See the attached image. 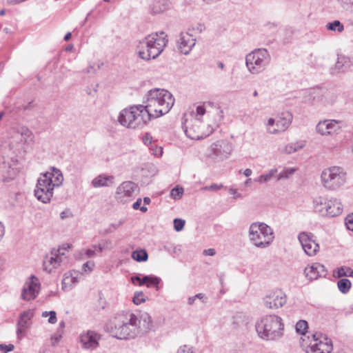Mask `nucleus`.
Segmentation results:
<instances>
[{
    "instance_id": "1",
    "label": "nucleus",
    "mask_w": 353,
    "mask_h": 353,
    "mask_svg": "<svg viewBox=\"0 0 353 353\" xmlns=\"http://www.w3.org/2000/svg\"><path fill=\"white\" fill-rule=\"evenodd\" d=\"M152 328V318L145 312L138 314L131 312L117 314L105 327L108 332L119 339H134Z\"/></svg>"
},
{
    "instance_id": "2",
    "label": "nucleus",
    "mask_w": 353,
    "mask_h": 353,
    "mask_svg": "<svg viewBox=\"0 0 353 353\" xmlns=\"http://www.w3.org/2000/svg\"><path fill=\"white\" fill-rule=\"evenodd\" d=\"M143 110L147 111L152 118H158L167 114L174 103L172 94L166 90L154 88L148 92L143 101Z\"/></svg>"
},
{
    "instance_id": "3",
    "label": "nucleus",
    "mask_w": 353,
    "mask_h": 353,
    "mask_svg": "<svg viewBox=\"0 0 353 353\" xmlns=\"http://www.w3.org/2000/svg\"><path fill=\"white\" fill-rule=\"evenodd\" d=\"M167 35L161 32L152 33L140 41L137 46L139 57L145 61L156 59L163 50L168 40Z\"/></svg>"
},
{
    "instance_id": "4",
    "label": "nucleus",
    "mask_w": 353,
    "mask_h": 353,
    "mask_svg": "<svg viewBox=\"0 0 353 353\" xmlns=\"http://www.w3.org/2000/svg\"><path fill=\"white\" fill-rule=\"evenodd\" d=\"M259 336L266 341H274L283 334L284 324L282 319L275 314L265 315L256 323Z\"/></svg>"
},
{
    "instance_id": "5",
    "label": "nucleus",
    "mask_w": 353,
    "mask_h": 353,
    "mask_svg": "<svg viewBox=\"0 0 353 353\" xmlns=\"http://www.w3.org/2000/svg\"><path fill=\"white\" fill-rule=\"evenodd\" d=\"M150 121V116L143 110V105L122 110L118 117L119 123L129 128H142Z\"/></svg>"
},
{
    "instance_id": "6",
    "label": "nucleus",
    "mask_w": 353,
    "mask_h": 353,
    "mask_svg": "<svg viewBox=\"0 0 353 353\" xmlns=\"http://www.w3.org/2000/svg\"><path fill=\"white\" fill-rule=\"evenodd\" d=\"M274 239L272 228L264 223H252L249 228V239L257 248H265Z\"/></svg>"
},
{
    "instance_id": "7",
    "label": "nucleus",
    "mask_w": 353,
    "mask_h": 353,
    "mask_svg": "<svg viewBox=\"0 0 353 353\" xmlns=\"http://www.w3.org/2000/svg\"><path fill=\"white\" fill-rule=\"evenodd\" d=\"M270 56L265 49H256L245 57V63L248 70L252 74L263 71L270 63Z\"/></svg>"
},
{
    "instance_id": "8",
    "label": "nucleus",
    "mask_w": 353,
    "mask_h": 353,
    "mask_svg": "<svg viewBox=\"0 0 353 353\" xmlns=\"http://www.w3.org/2000/svg\"><path fill=\"white\" fill-rule=\"evenodd\" d=\"M323 185L330 190L336 189L345 183L346 173L339 166H333L324 170L321 173Z\"/></svg>"
},
{
    "instance_id": "9",
    "label": "nucleus",
    "mask_w": 353,
    "mask_h": 353,
    "mask_svg": "<svg viewBox=\"0 0 353 353\" xmlns=\"http://www.w3.org/2000/svg\"><path fill=\"white\" fill-rule=\"evenodd\" d=\"M52 174L47 172L38 179L34 196L39 201L47 203L50 201L53 195L54 185L52 179Z\"/></svg>"
},
{
    "instance_id": "10",
    "label": "nucleus",
    "mask_w": 353,
    "mask_h": 353,
    "mask_svg": "<svg viewBox=\"0 0 353 353\" xmlns=\"http://www.w3.org/2000/svg\"><path fill=\"white\" fill-rule=\"evenodd\" d=\"M312 340L307 347V353H331L333 349L332 343L321 333L312 334Z\"/></svg>"
},
{
    "instance_id": "11",
    "label": "nucleus",
    "mask_w": 353,
    "mask_h": 353,
    "mask_svg": "<svg viewBox=\"0 0 353 353\" xmlns=\"http://www.w3.org/2000/svg\"><path fill=\"white\" fill-rule=\"evenodd\" d=\"M183 125L186 136L191 139L199 140L208 135L203 132V123L198 117H192L190 121L186 119Z\"/></svg>"
},
{
    "instance_id": "12",
    "label": "nucleus",
    "mask_w": 353,
    "mask_h": 353,
    "mask_svg": "<svg viewBox=\"0 0 353 353\" xmlns=\"http://www.w3.org/2000/svg\"><path fill=\"white\" fill-rule=\"evenodd\" d=\"M264 305L269 309H278L287 302L286 294L281 290L270 292L263 299Z\"/></svg>"
},
{
    "instance_id": "13",
    "label": "nucleus",
    "mask_w": 353,
    "mask_h": 353,
    "mask_svg": "<svg viewBox=\"0 0 353 353\" xmlns=\"http://www.w3.org/2000/svg\"><path fill=\"white\" fill-rule=\"evenodd\" d=\"M298 239L306 254L314 256L319 250V245L316 243L314 235L311 232H301Z\"/></svg>"
},
{
    "instance_id": "14",
    "label": "nucleus",
    "mask_w": 353,
    "mask_h": 353,
    "mask_svg": "<svg viewBox=\"0 0 353 353\" xmlns=\"http://www.w3.org/2000/svg\"><path fill=\"white\" fill-rule=\"evenodd\" d=\"M40 283L38 281V279L32 275L30 278V281L26 282L23 286L21 298L26 301H30L34 299L39 290Z\"/></svg>"
},
{
    "instance_id": "15",
    "label": "nucleus",
    "mask_w": 353,
    "mask_h": 353,
    "mask_svg": "<svg viewBox=\"0 0 353 353\" xmlns=\"http://www.w3.org/2000/svg\"><path fill=\"white\" fill-rule=\"evenodd\" d=\"M176 43L179 50L184 54H188L195 46L196 39L189 32H181Z\"/></svg>"
},
{
    "instance_id": "16",
    "label": "nucleus",
    "mask_w": 353,
    "mask_h": 353,
    "mask_svg": "<svg viewBox=\"0 0 353 353\" xmlns=\"http://www.w3.org/2000/svg\"><path fill=\"white\" fill-rule=\"evenodd\" d=\"M101 335L94 331L88 330L80 335V342L82 347L88 350H94L99 346Z\"/></svg>"
},
{
    "instance_id": "17",
    "label": "nucleus",
    "mask_w": 353,
    "mask_h": 353,
    "mask_svg": "<svg viewBox=\"0 0 353 353\" xmlns=\"http://www.w3.org/2000/svg\"><path fill=\"white\" fill-rule=\"evenodd\" d=\"M138 190V185L132 181H124L117 189V198L121 201H125V197H132L135 191Z\"/></svg>"
},
{
    "instance_id": "18",
    "label": "nucleus",
    "mask_w": 353,
    "mask_h": 353,
    "mask_svg": "<svg viewBox=\"0 0 353 353\" xmlns=\"http://www.w3.org/2000/svg\"><path fill=\"white\" fill-rule=\"evenodd\" d=\"M211 154L221 159L226 158L232 151V145L224 140L218 141L210 146Z\"/></svg>"
},
{
    "instance_id": "19",
    "label": "nucleus",
    "mask_w": 353,
    "mask_h": 353,
    "mask_svg": "<svg viewBox=\"0 0 353 353\" xmlns=\"http://www.w3.org/2000/svg\"><path fill=\"white\" fill-rule=\"evenodd\" d=\"M339 121L336 120L319 121L316 126V130L321 135L330 134L332 132H336L339 128L337 125Z\"/></svg>"
},
{
    "instance_id": "20",
    "label": "nucleus",
    "mask_w": 353,
    "mask_h": 353,
    "mask_svg": "<svg viewBox=\"0 0 353 353\" xmlns=\"http://www.w3.org/2000/svg\"><path fill=\"white\" fill-rule=\"evenodd\" d=\"M292 120V114L290 112L283 113L282 117L276 123V128H268V132L271 134H276L279 132L285 131L290 126Z\"/></svg>"
},
{
    "instance_id": "21",
    "label": "nucleus",
    "mask_w": 353,
    "mask_h": 353,
    "mask_svg": "<svg viewBox=\"0 0 353 353\" xmlns=\"http://www.w3.org/2000/svg\"><path fill=\"white\" fill-rule=\"evenodd\" d=\"M34 313L31 310H27L23 312L17 322V334L18 337L20 334L24 332V330L28 327L29 321L32 318Z\"/></svg>"
},
{
    "instance_id": "22",
    "label": "nucleus",
    "mask_w": 353,
    "mask_h": 353,
    "mask_svg": "<svg viewBox=\"0 0 353 353\" xmlns=\"http://www.w3.org/2000/svg\"><path fill=\"white\" fill-rule=\"evenodd\" d=\"M328 199L324 196L316 197L313 201L314 212L321 216L327 215Z\"/></svg>"
},
{
    "instance_id": "23",
    "label": "nucleus",
    "mask_w": 353,
    "mask_h": 353,
    "mask_svg": "<svg viewBox=\"0 0 353 353\" xmlns=\"http://www.w3.org/2000/svg\"><path fill=\"white\" fill-rule=\"evenodd\" d=\"M343 212V205L339 200L334 198L328 199L327 216L334 217L340 215Z\"/></svg>"
},
{
    "instance_id": "24",
    "label": "nucleus",
    "mask_w": 353,
    "mask_h": 353,
    "mask_svg": "<svg viewBox=\"0 0 353 353\" xmlns=\"http://www.w3.org/2000/svg\"><path fill=\"white\" fill-rule=\"evenodd\" d=\"M51 254L52 256L50 258L46 256L43 261V268L48 272H51L52 269L57 268L61 262L54 249L51 251Z\"/></svg>"
},
{
    "instance_id": "25",
    "label": "nucleus",
    "mask_w": 353,
    "mask_h": 353,
    "mask_svg": "<svg viewBox=\"0 0 353 353\" xmlns=\"http://www.w3.org/2000/svg\"><path fill=\"white\" fill-rule=\"evenodd\" d=\"M14 132L21 137L19 143L21 144H28L33 140V133L26 126H20L14 130Z\"/></svg>"
},
{
    "instance_id": "26",
    "label": "nucleus",
    "mask_w": 353,
    "mask_h": 353,
    "mask_svg": "<svg viewBox=\"0 0 353 353\" xmlns=\"http://www.w3.org/2000/svg\"><path fill=\"white\" fill-rule=\"evenodd\" d=\"M114 182V177L112 176H105L99 175L94 178L92 181V185L94 188H99L103 186H109Z\"/></svg>"
},
{
    "instance_id": "27",
    "label": "nucleus",
    "mask_w": 353,
    "mask_h": 353,
    "mask_svg": "<svg viewBox=\"0 0 353 353\" xmlns=\"http://www.w3.org/2000/svg\"><path fill=\"white\" fill-rule=\"evenodd\" d=\"M351 66L350 60L345 57H341L338 58V60L335 64V69L339 72H344L347 71Z\"/></svg>"
},
{
    "instance_id": "28",
    "label": "nucleus",
    "mask_w": 353,
    "mask_h": 353,
    "mask_svg": "<svg viewBox=\"0 0 353 353\" xmlns=\"http://www.w3.org/2000/svg\"><path fill=\"white\" fill-rule=\"evenodd\" d=\"M334 277L341 278L344 276L353 277V270L350 267L341 266L333 271Z\"/></svg>"
},
{
    "instance_id": "29",
    "label": "nucleus",
    "mask_w": 353,
    "mask_h": 353,
    "mask_svg": "<svg viewBox=\"0 0 353 353\" xmlns=\"http://www.w3.org/2000/svg\"><path fill=\"white\" fill-rule=\"evenodd\" d=\"M168 6V3L167 0H163L162 2L160 0H154L151 5V9L153 13L157 14L163 12L167 9Z\"/></svg>"
},
{
    "instance_id": "30",
    "label": "nucleus",
    "mask_w": 353,
    "mask_h": 353,
    "mask_svg": "<svg viewBox=\"0 0 353 353\" xmlns=\"http://www.w3.org/2000/svg\"><path fill=\"white\" fill-rule=\"evenodd\" d=\"M337 287L341 293L347 294L352 287V283L348 279H341L337 281Z\"/></svg>"
},
{
    "instance_id": "31",
    "label": "nucleus",
    "mask_w": 353,
    "mask_h": 353,
    "mask_svg": "<svg viewBox=\"0 0 353 353\" xmlns=\"http://www.w3.org/2000/svg\"><path fill=\"white\" fill-rule=\"evenodd\" d=\"M50 174H52V179L53 180L54 187H58L62 184L63 176L59 170L53 167L52 168V172H50Z\"/></svg>"
},
{
    "instance_id": "32",
    "label": "nucleus",
    "mask_w": 353,
    "mask_h": 353,
    "mask_svg": "<svg viewBox=\"0 0 353 353\" xmlns=\"http://www.w3.org/2000/svg\"><path fill=\"white\" fill-rule=\"evenodd\" d=\"M132 258L138 262H144L148 260V254L145 250H137L132 252Z\"/></svg>"
},
{
    "instance_id": "33",
    "label": "nucleus",
    "mask_w": 353,
    "mask_h": 353,
    "mask_svg": "<svg viewBox=\"0 0 353 353\" xmlns=\"http://www.w3.org/2000/svg\"><path fill=\"white\" fill-rule=\"evenodd\" d=\"M304 274L305 276L311 281L317 279L319 277V274H318L317 271H316L314 264L306 267L304 270Z\"/></svg>"
},
{
    "instance_id": "34",
    "label": "nucleus",
    "mask_w": 353,
    "mask_h": 353,
    "mask_svg": "<svg viewBox=\"0 0 353 353\" xmlns=\"http://www.w3.org/2000/svg\"><path fill=\"white\" fill-rule=\"evenodd\" d=\"M326 28L331 31L342 32L344 30V26L339 20H334L326 25Z\"/></svg>"
},
{
    "instance_id": "35",
    "label": "nucleus",
    "mask_w": 353,
    "mask_h": 353,
    "mask_svg": "<svg viewBox=\"0 0 353 353\" xmlns=\"http://www.w3.org/2000/svg\"><path fill=\"white\" fill-rule=\"evenodd\" d=\"M276 171L277 170L276 169H272L268 173L261 174L258 178L255 179L254 181L256 182H259V183H266L271 180V179L273 177V176L276 172Z\"/></svg>"
},
{
    "instance_id": "36",
    "label": "nucleus",
    "mask_w": 353,
    "mask_h": 353,
    "mask_svg": "<svg viewBox=\"0 0 353 353\" xmlns=\"http://www.w3.org/2000/svg\"><path fill=\"white\" fill-rule=\"evenodd\" d=\"M307 322L305 320L299 321L295 326L296 332L301 334H305L307 328Z\"/></svg>"
},
{
    "instance_id": "37",
    "label": "nucleus",
    "mask_w": 353,
    "mask_h": 353,
    "mask_svg": "<svg viewBox=\"0 0 353 353\" xmlns=\"http://www.w3.org/2000/svg\"><path fill=\"white\" fill-rule=\"evenodd\" d=\"M303 147V145L290 143L285 146V148L283 150V152L287 154H292L301 149Z\"/></svg>"
},
{
    "instance_id": "38",
    "label": "nucleus",
    "mask_w": 353,
    "mask_h": 353,
    "mask_svg": "<svg viewBox=\"0 0 353 353\" xmlns=\"http://www.w3.org/2000/svg\"><path fill=\"white\" fill-rule=\"evenodd\" d=\"M145 301V296L141 291L135 292L132 301L135 305H139Z\"/></svg>"
},
{
    "instance_id": "39",
    "label": "nucleus",
    "mask_w": 353,
    "mask_h": 353,
    "mask_svg": "<svg viewBox=\"0 0 353 353\" xmlns=\"http://www.w3.org/2000/svg\"><path fill=\"white\" fill-rule=\"evenodd\" d=\"M183 194V188L179 186L174 188L170 192L172 198L174 199H179Z\"/></svg>"
},
{
    "instance_id": "40",
    "label": "nucleus",
    "mask_w": 353,
    "mask_h": 353,
    "mask_svg": "<svg viewBox=\"0 0 353 353\" xmlns=\"http://www.w3.org/2000/svg\"><path fill=\"white\" fill-rule=\"evenodd\" d=\"M185 221L181 219H174V230L177 232L181 231L185 225Z\"/></svg>"
},
{
    "instance_id": "41",
    "label": "nucleus",
    "mask_w": 353,
    "mask_h": 353,
    "mask_svg": "<svg viewBox=\"0 0 353 353\" xmlns=\"http://www.w3.org/2000/svg\"><path fill=\"white\" fill-rule=\"evenodd\" d=\"M314 265L316 268V271H317L318 274H319V277L325 276L327 274V270L323 265L319 263H314Z\"/></svg>"
},
{
    "instance_id": "42",
    "label": "nucleus",
    "mask_w": 353,
    "mask_h": 353,
    "mask_svg": "<svg viewBox=\"0 0 353 353\" xmlns=\"http://www.w3.org/2000/svg\"><path fill=\"white\" fill-rule=\"evenodd\" d=\"M160 281L161 279L159 278L154 276H151L150 279L149 280L146 286L148 288L155 287L157 290H159L158 285L159 284Z\"/></svg>"
},
{
    "instance_id": "43",
    "label": "nucleus",
    "mask_w": 353,
    "mask_h": 353,
    "mask_svg": "<svg viewBox=\"0 0 353 353\" xmlns=\"http://www.w3.org/2000/svg\"><path fill=\"white\" fill-rule=\"evenodd\" d=\"M141 199H138L132 205V208L134 210H140L143 212H145L148 210V208L145 206H141Z\"/></svg>"
},
{
    "instance_id": "44",
    "label": "nucleus",
    "mask_w": 353,
    "mask_h": 353,
    "mask_svg": "<svg viewBox=\"0 0 353 353\" xmlns=\"http://www.w3.org/2000/svg\"><path fill=\"white\" fill-rule=\"evenodd\" d=\"M177 353H193L192 347L184 345L178 349Z\"/></svg>"
},
{
    "instance_id": "45",
    "label": "nucleus",
    "mask_w": 353,
    "mask_h": 353,
    "mask_svg": "<svg viewBox=\"0 0 353 353\" xmlns=\"http://www.w3.org/2000/svg\"><path fill=\"white\" fill-rule=\"evenodd\" d=\"M221 188H223L222 184L213 183L209 186H205L204 188V190H211V191H217V190H220Z\"/></svg>"
},
{
    "instance_id": "46",
    "label": "nucleus",
    "mask_w": 353,
    "mask_h": 353,
    "mask_svg": "<svg viewBox=\"0 0 353 353\" xmlns=\"http://www.w3.org/2000/svg\"><path fill=\"white\" fill-rule=\"evenodd\" d=\"M14 346L12 344H0V351H4L5 352H11L14 350Z\"/></svg>"
},
{
    "instance_id": "47",
    "label": "nucleus",
    "mask_w": 353,
    "mask_h": 353,
    "mask_svg": "<svg viewBox=\"0 0 353 353\" xmlns=\"http://www.w3.org/2000/svg\"><path fill=\"white\" fill-rule=\"evenodd\" d=\"M94 263L92 261H87L83 265V270L84 272H91L92 270Z\"/></svg>"
},
{
    "instance_id": "48",
    "label": "nucleus",
    "mask_w": 353,
    "mask_h": 353,
    "mask_svg": "<svg viewBox=\"0 0 353 353\" xmlns=\"http://www.w3.org/2000/svg\"><path fill=\"white\" fill-rule=\"evenodd\" d=\"M123 223V221H119V222H117L116 223H112L110 225L109 228L107 229L106 232H113L114 230L119 228Z\"/></svg>"
},
{
    "instance_id": "49",
    "label": "nucleus",
    "mask_w": 353,
    "mask_h": 353,
    "mask_svg": "<svg viewBox=\"0 0 353 353\" xmlns=\"http://www.w3.org/2000/svg\"><path fill=\"white\" fill-rule=\"evenodd\" d=\"M341 3L343 7L348 10L353 3V0H339Z\"/></svg>"
},
{
    "instance_id": "50",
    "label": "nucleus",
    "mask_w": 353,
    "mask_h": 353,
    "mask_svg": "<svg viewBox=\"0 0 353 353\" xmlns=\"http://www.w3.org/2000/svg\"><path fill=\"white\" fill-rule=\"evenodd\" d=\"M294 172V170L293 169L285 170L283 172L280 173L279 179L288 178L289 175L292 174Z\"/></svg>"
},
{
    "instance_id": "51",
    "label": "nucleus",
    "mask_w": 353,
    "mask_h": 353,
    "mask_svg": "<svg viewBox=\"0 0 353 353\" xmlns=\"http://www.w3.org/2000/svg\"><path fill=\"white\" fill-rule=\"evenodd\" d=\"M49 316H50V318L48 319V322L52 324L55 323L57 320V316H56V312L54 311H50Z\"/></svg>"
},
{
    "instance_id": "52",
    "label": "nucleus",
    "mask_w": 353,
    "mask_h": 353,
    "mask_svg": "<svg viewBox=\"0 0 353 353\" xmlns=\"http://www.w3.org/2000/svg\"><path fill=\"white\" fill-rule=\"evenodd\" d=\"M152 137L149 133H146L143 137V141L145 145L152 143Z\"/></svg>"
},
{
    "instance_id": "53",
    "label": "nucleus",
    "mask_w": 353,
    "mask_h": 353,
    "mask_svg": "<svg viewBox=\"0 0 353 353\" xmlns=\"http://www.w3.org/2000/svg\"><path fill=\"white\" fill-rule=\"evenodd\" d=\"M205 113V108L202 105H199L196 108V116L195 117H198V116H203Z\"/></svg>"
},
{
    "instance_id": "54",
    "label": "nucleus",
    "mask_w": 353,
    "mask_h": 353,
    "mask_svg": "<svg viewBox=\"0 0 353 353\" xmlns=\"http://www.w3.org/2000/svg\"><path fill=\"white\" fill-rule=\"evenodd\" d=\"M203 254L207 256H214L216 254V251L213 248H209L207 250H204Z\"/></svg>"
},
{
    "instance_id": "55",
    "label": "nucleus",
    "mask_w": 353,
    "mask_h": 353,
    "mask_svg": "<svg viewBox=\"0 0 353 353\" xmlns=\"http://www.w3.org/2000/svg\"><path fill=\"white\" fill-rule=\"evenodd\" d=\"M70 248V245L69 244L67 245V247H65L64 245H63L62 246L59 247V248L57 250H55V252L57 253L59 252L61 255H63L64 252H61V250H67Z\"/></svg>"
},
{
    "instance_id": "56",
    "label": "nucleus",
    "mask_w": 353,
    "mask_h": 353,
    "mask_svg": "<svg viewBox=\"0 0 353 353\" xmlns=\"http://www.w3.org/2000/svg\"><path fill=\"white\" fill-rule=\"evenodd\" d=\"M141 278L139 276H133L131 277V281L133 283H134L136 281L138 282L139 285H141Z\"/></svg>"
},
{
    "instance_id": "57",
    "label": "nucleus",
    "mask_w": 353,
    "mask_h": 353,
    "mask_svg": "<svg viewBox=\"0 0 353 353\" xmlns=\"http://www.w3.org/2000/svg\"><path fill=\"white\" fill-rule=\"evenodd\" d=\"M229 192L231 194H233L234 196V199L241 196V194L238 193L236 190H235V189L231 188V189H230Z\"/></svg>"
},
{
    "instance_id": "58",
    "label": "nucleus",
    "mask_w": 353,
    "mask_h": 353,
    "mask_svg": "<svg viewBox=\"0 0 353 353\" xmlns=\"http://www.w3.org/2000/svg\"><path fill=\"white\" fill-rule=\"evenodd\" d=\"M150 276H144L142 279H141V285H147L149 280L150 279Z\"/></svg>"
},
{
    "instance_id": "59",
    "label": "nucleus",
    "mask_w": 353,
    "mask_h": 353,
    "mask_svg": "<svg viewBox=\"0 0 353 353\" xmlns=\"http://www.w3.org/2000/svg\"><path fill=\"white\" fill-rule=\"evenodd\" d=\"M85 254H86L87 257L90 258V257L94 256V255L95 254V252H94V250H92L91 249H88L85 251Z\"/></svg>"
},
{
    "instance_id": "60",
    "label": "nucleus",
    "mask_w": 353,
    "mask_h": 353,
    "mask_svg": "<svg viewBox=\"0 0 353 353\" xmlns=\"http://www.w3.org/2000/svg\"><path fill=\"white\" fill-rule=\"evenodd\" d=\"M274 123H275V121L274 119H272V118L269 119L268 121V129L271 128L270 127L274 125Z\"/></svg>"
},
{
    "instance_id": "61",
    "label": "nucleus",
    "mask_w": 353,
    "mask_h": 353,
    "mask_svg": "<svg viewBox=\"0 0 353 353\" xmlns=\"http://www.w3.org/2000/svg\"><path fill=\"white\" fill-rule=\"evenodd\" d=\"M4 235V227L3 224L0 222V240Z\"/></svg>"
},
{
    "instance_id": "62",
    "label": "nucleus",
    "mask_w": 353,
    "mask_h": 353,
    "mask_svg": "<svg viewBox=\"0 0 353 353\" xmlns=\"http://www.w3.org/2000/svg\"><path fill=\"white\" fill-rule=\"evenodd\" d=\"M196 299L194 296L188 298V303L189 305H193Z\"/></svg>"
},
{
    "instance_id": "63",
    "label": "nucleus",
    "mask_w": 353,
    "mask_h": 353,
    "mask_svg": "<svg viewBox=\"0 0 353 353\" xmlns=\"http://www.w3.org/2000/svg\"><path fill=\"white\" fill-rule=\"evenodd\" d=\"M252 172L250 169H246L244 171V174L245 176H250L252 174Z\"/></svg>"
},
{
    "instance_id": "64",
    "label": "nucleus",
    "mask_w": 353,
    "mask_h": 353,
    "mask_svg": "<svg viewBox=\"0 0 353 353\" xmlns=\"http://www.w3.org/2000/svg\"><path fill=\"white\" fill-rule=\"evenodd\" d=\"M71 37H72V34H71V32H69L66 33V34L65 35L64 40L68 41L71 39Z\"/></svg>"
}]
</instances>
